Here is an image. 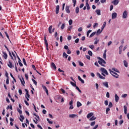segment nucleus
I'll use <instances>...</instances> for the list:
<instances>
[{
	"instance_id": "obj_1",
	"label": "nucleus",
	"mask_w": 129,
	"mask_h": 129,
	"mask_svg": "<svg viewBox=\"0 0 129 129\" xmlns=\"http://www.w3.org/2000/svg\"><path fill=\"white\" fill-rule=\"evenodd\" d=\"M109 71L110 72V74L112 75V76L114 77V78H119V75L117 74V73L113 72V71H111V69H109Z\"/></svg>"
},
{
	"instance_id": "obj_2",
	"label": "nucleus",
	"mask_w": 129,
	"mask_h": 129,
	"mask_svg": "<svg viewBox=\"0 0 129 129\" xmlns=\"http://www.w3.org/2000/svg\"><path fill=\"white\" fill-rule=\"evenodd\" d=\"M98 59L100 60L98 61L99 64H100V65H101V66H103V67H105V66H104V64H106V62L105 61V60L100 57H98Z\"/></svg>"
},
{
	"instance_id": "obj_3",
	"label": "nucleus",
	"mask_w": 129,
	"mask_h": 129,
	"mask_svg": "<svg viewBox=\"0 0 129 129\" xmlns=\"http://www.w3.org/2000/svg\"><path fill=\"white\" fill-rule=\"evenodd\" d=\"M25 91L26 92V95H25V98H26L27 101H29L30 99V94H29V91H28V89H25Z\"/></svg>"
},
{
	"instance_id": "obj_4",
	"label": "nucleus",
	"mask_w": 129,
	"mask_h": 129,
	"mask_svg": "<svg viewBox=\"0 0 129 129\" xmlns=\"http://www.w3.org/2000/svg\"><path fill=\"white\" fill-rule=\"evenodd\" d=\"M42 87L43 90H44V91H45L47 95H49V92L48 91V89H47V87L43 84H42Z\"/></svg>"
},
{
	"instance_id": "obj_5",
	"label": "nucleus",
	"mask_w": 129,
	"mask_h": 129,
	"mask_svg": "<svg viewBox=\"0 0 129 129\" xmlns=\"http://www.w3.org/2000/svg\"><path fill=\"white\" fill-rule=\"evenodd\" d=\"M101 71L102 73H104L106 75H108V72H107V71L105 69L101 68Z\"/></svg>"
},
{
	"instance_id": "obj_6",
	"label": "nucleus",
	"mask_w": 129,
	"mask_h": 129,
	"mask_svg": "<svg viewBox=\"0 0 129 129\" xmlns=\"http://www.w3.org/2000/svg\"><path fill=\"white\" fill-rule=\"evenodd\" d=\"M127 18V11L126 10L124 11L122 14V18L126 19Z\"/></svg>"
},
{
	"instance_id": "obj_7",
	"label": "nucleus",
	"mask_w": 129,
	"mask_h": 129,
	"mask_svg": "<svg viewBox=\"0 0 129 129\" xmlns=\"http://www.w3.org/2000/svg\"><path fill=\"white\" fill-rule=\"evenodd\" d=\"M20 80L23 86H25V84H26V82H25V80H24V78L22 77V78H20Z\"/></svg>"
},
{
	"instance_id": "obj_8",
	"label": "nucleus",
	"mask_w": 129,
	"mask_h": 129,
	"mask_svg": "<svg viewBox=\"0 0 129 129\" xmlns=\"http://www.w3.org/2000/svg\"><path fill=\"white\" fill-rule=\"evenodd\" d=\"M3 57L4 58L5 60H7L8 59V54L6 53V52L5 51L3 52Z\"/></svg>"
},
{
	"instance_id": "obj_9",
	"label": "nucleus",
	"mask_w": 129,
	"mask_h": 129,
	"mask_svg": "<svg viewBox=\"0 0 129 129\" xmlns=\"http://www.w3.org/2000/svg\"><path fill=\"white\" fill-rule=\"evenodd\" d=\"M73 28V26H69L67 29V33H68L69 34H70L71 33V30H72Z\"/></svg>"
},
{
	"instance_id": "obj_10",
	"label": "nucleus",
	"mask_w": 129,
	"mask_h": 129,
	"mask_svg": "<svg viewBox=\"0 0 129 129\" xmlns=\"http://www.w3.org/2000/svg\"><path fill=\"white\" fill-rule=\"evenodd\" d=\"M97 76L98 77H99V78H100V79H105V78L102 76H101V75H100V74L99 73H97Z\"/></svg>"
},
{
	"instance_id": "obj_11",
	"label": "nucleus",
	"mask_w": 129,
	"mask_h": 129,
	"mask_svg": "<svg viewBox=\"0 0 129 129\" xmlns=\"http://www.w3.org/2000/svg\"><path fill=\"white\" fill-rule=\"evenodd\" d=\"M51 67L54 70H56V69H57V67H56V65H55V63H54V62L51 63Z\"/></svg>"
},
{
	"instance_id": "obj_12",
	"label": "nucleus",
	"mask_w": 129,
	"mask_h": 129,
	"mask_svg": "<svg viewBox=\"0 0 129 129\" xmlns=\"http://www.w3.org/2000/svg\"><path fill=\"white\" fill-rule=\"evenodd\" d=\"M116 17H117V14L116 13H113L112 14V19H116Z\"/></svg>"
},
{
	"instance_id": "obj_13",
	"label": "nucleus",
	"mask_w": 129,
	"mask_h": 129,
	"mask_svg": "<svg viewBox=\"0 0 129 129\" xmlns=\"http://www.w3.org/2000/svg\"><path fill=\"white\" fill-rule=\"evenodd\" d=\"M76 116H77V115H76L75 114H72L69 115V117L70 118H75V117H76Z\"/></svg>"
},
{
	"instance_id": "obj_14",
	"label": "nucleus",
	"mask_w": 129,
	"mask_h": 129,
	"mask_svg": "<svg viewBox=\"0 0 129 129\" xmlns=\"http://www.w3.org/2000/svg\"><path fill=\"white\" fill-rule=\"evenodd\" d=\"M17 57H18V59H19L18 63H19V64L20 65V67H23V63H22V62H21V59L20 58V57L18 55H17Z\"/></svg>"
},
{
	"instance_id": "obj_15",
	"label": "nucleus",
	"mask_w": 129,
	"mask_h": 129,
	"mask_svg": "<svg viewBox=\"0 0 129 129\" xmlns=\"http://www.w3.org/2000/svg\"><path fill=\"white\" fill-rule=\"evenodd\" d=\"M59 9H60V6H59V5H57L56 6V10H55V13H56V15H57V14H59Z\"/></svg>"
},
{
	"instance_id": "obj_16",
	"label": "nucleus",
	"mask_w": 129,
	"mask_h": 129,
	"mask_svg": "<svg viewBox=\"0 0 129 129\" xmlns=\"http://www.w3.org/2000/svg\"><path fill=\"white\" fill-rule=\"evenodd\" d=\"M8 67H9V68H13V62H11V60H9V63L8 64Z\"/></svg>"
},
{
	"instance_id": "obj_17",
	"label": "nucleus",
	"mask_w": 129,
	"mask_h": 129,
	"mask_svg": "<svg viewBox=\"0 0 129 129\" xmlns=\"http://www.w3.org/2000/svg\"><path fill=\"white\" fill-rule=\"evenodd\" d=\"M66 12L68 13V14H70V10L69 9V6H67L66 7Z\"/></svg>"
},
{
	"instance_id": "obj_18",
	"label": "nucleus",
	"mask_w": 129,
	"mask_h": 129,
	"mask_svg": "<svg viewBox=\"0 0 129 129\" xmlns=\"http://www.w3.org/2000/svg\"><path fill=\"white\" fill-rule=\"evenodd\" d=\"M118 3H119L118 0H114L113 2L114 6H117V5H118Z\"/></svg>"
},
{
	"instance_id": "obj_19",
	"label": "nucleus",
	"mask_w": 129,
	"mask_h": 129,
	"mask_svg": "<svg viewBox=\"0 0 129 129\" xmlns=\"http://www.w3.org/2000/svg\"><path fill=\"white\" fill-rule=\"evenodd\" d=\"M118 100H119V97H118V96H117V94H116L115 95V101L116 102H117Z\"/></svg>"
},
{
	"instance_id": "obj_20",
	"label": "nucleus",
	"mask_w": 129,
	"mask_h": 129,
	"mask_svg": "<svg viewBox=\"0 0 129 129\" xmlns=\"http://www.w3.org/2000/svg\"><path fill=\"white\" fill-rule=\"evenodd\" d=\"M103 85H104V86H105V87H106V88H108L109 86H108V82H105L103 83Z\"/></svg>"
},
{
	"instance_id": "obj_21",
	"label": "nucleus",
	"mask_w": 129,
	"mask_h": 129,
	"mask_svg": "<svg viewBox=\"0 0 129 129\" xmlns=\"http://www.w3.org/2000/svg\"><path fill=\"white\" fill-rule=\"evenodd\" d=\"M52 28H53V26L51 25L48 28V32L49 34H52Z\"/></svg>"
},
{
	"instance_id": "obj_22",
	"label": "nucleus",
	"mask_w": 129,
	"mask_h": 129,
	"mask_svg": "<svg viewBox=\"0 0 129 129\" xmlns=\"http://www.w3.org/2000/svg\"><path fill=\"white\" fill-rule=\"evenodd\" d=\"M93 116V113L91 112L88 114L87 117V118H90V117H91V116Z\"/></svg>"
},
{
	"instance_id": "obj_23",
	"label": "nucleus",
	"mask_w": 129,
	"mask_h": 129,
	"mask_svg": "<svg viewBox=\"0 0 129 129\" xmlns=\"http://www.w3.org/2000/svg\"><path fill=\"white\" fill-rule=\"evenodd\" d=\"M124 112L125 114H126L127 112V107H126L125 105L124 106Z\"/></svg>"
},
{
	"instance_id": "obj_24",
	"label": "nucleus",
	"mask_w": 129,
	"mask_h": 129,
	"mask_svg": "<svg viewBox=\"0 0 129 129\" xmlns=\"http://www.w3.org/2000/svg\"><path fill=\"white\" fill-rule=\"evenodd\" d=\"M106 26V22H104L101 27L102 31H103V29H104V28H105Z\"/></svg>"
},
{
	"instance_id": "obj_25",
	"label": "nucleus",
	"mask_w": 129,
	"mask_h": 129,
	"mask_svg": "<svg viewBox=\"0 0 129 129\" xmlns=\"http://www.w3.org/2000/svg\"><path fill=\"white\" fill-rule=\"evenodd\" d=\"M112 70H113V71H114L115 72H117V73H120L119 71H118V70H117V69H116L115 68H112Z\"/></svg>"
},
{
	"instance_id": "obj_26",
	"label": "nucleus",
	"mask_w": 129,
	"mask_h": 129,
	"mask_svg": "<svg viewBox=\"0 0 129 129\" xmlns=\"http://www.w3.org/2000/svg\"><path fill=\"white\" fill-rule=\"evenodd\" d=\"M24 119H25V117H24V116L21 115H20V121L23 122V121H24Z\"/></svg>"
},
{
	"instance_id": "obj_27",
	"label": "nucleus",
	"mask_w": 129,
	"mask_h": 129,
	"mask_svg": "<svg viewBox=\"0 0 129 129\" xmlns=\"http://www.w3.org/2000/svg\"><path fill=\"white\" fill-rule=\"evenodd\" d=\"M44 44L45 46H48V41H47V39L46 38V36H44Z\"/></svg>"
},
{
	"instance_id": "obj_28",
	"label": "nucleus",
	"mask_w": 129,
	"mask_h": 129,
	"mask_svg": "<svg viewBox=\"0 0 129 129\" xmlns=\"http://www.w3.org/2000/svg\"><path fill=\"white\" fill-rule=\"evenodd\" d=\"M82 105V104H81V103L79 101H78L77 102V107H80V106H81Z\"/></svg>"
},
{
	"instance_id": "obj_29",
	"label": "nucleus",
	"mask_w": 129,
	"mask_h": 129,
	"mask_svg": "<svg viewBox=\"0 0 129 129\" xmlns=\"http://www.w3.org/2000/svg\"><path fill=\"white\" fill-rule=\"evenodd\" d=\"M96 13L98 16H100L101 14L100 13V10H96Z\"/></svg>"
},
{
	"instance_id": "obj_30",
	"label": "nucleus",
	"mask_w": 129,
	"mask_h": 129,
	"mask_svg": "<svg viewBox=\"0 0 129 129\" xmlns=\"http://www.w3.org/2000/svg\"><path fill=\"white\" fill-rule=\"evenodd\" d=\"M78 79L80 81H81V82H82V83L84 84V80H82V79L81 78V77H80V76H78Z\"/></svg>"
},
{
	"instance_id": "obj_31",
	"label": "nucleus",
	"mask_w": 129,
	"mask_h": 129,
	"mask_svg": "<svg viewBox=\"0 0 129 129\" xmlns=\"http://www.w3.org/2000/svg\"><path fill=\"white\" fill-rule=\"evenodd\" d=\"M86 7H87V10H90V7L89 6V4L87 2L86 3Z\"/></svg>"
},
{
	"instance_id": "obj_32",
	"label": "nucleus",
	"mask_w": 129,
	"mask_h": 129,
	"mask_svg": "<svg viewBox=\"0 0 129 129\" xmlns=\"http://www.w3.org/2000/svg\"><path fill=\"white\" fill-rule=\"evenodd\" d=\"M63 57H64L66 58H68V55L66 53V52H64L62 54Z\"/></svg>"
},
{
	"instance_id": "obj_33",
	"label": "nucleus",
	"mask_w": 129,
	"mask_h": 129,
	"mask_svg": "<svg viewBox=\"0 0 129 129\" xmlns=\"http://www.w3.org/2000/svg\"><path fill=\"white\" fill-rule=\"evenodd\" d=\"M106 49L104 50L103 53V58L104 59H106Z\"/></svg>"
},
{
	"instance_id": "obj_34",
	"label": "nucleus",
	"mask_w": 129,
	"mask_h": 129,
	"mask_svg": "<svg viewBox=\"0 0 129 129\" xmlns=\"http://www.w3.org/2000/svg\"><path fill=\"white\" fill-rule=\"evenodd\" d=\"M95 119H96V117H94V116H92V117L89 119V120L91 121L92 120H95Z\"/></svg>"
},
{
	"instance_id": "obj_35",
	"label": "nucleus",
	"mask_w": 129,
	"mask_h": 129,
	"mask_svg": "<svg viewBox=\"0 0 129 129\" xmlns=\"http://www.w3.org/2000/svg\"><path fill=\"white\" fill-rule=\"evenodd\" d=\"M96 34V32H94L91 33V34L90 35L89 38H92L93 36H94Z\"/></svg>"
},
{
	"instance_id": "obj_36",
	"label": "nucleus",
	"mask_w": 129,
	"mask_h": 129,
	"mask_svg": "<svg viewBox=\"0 0 129 129\" xmlns=\"http://www.w3.org/2000/svg\"><path fill=\"white\" fill-rule=\"evenodd\" d=\"M103 31V30H102V29H101V30H100V29H99L97 31V32H96L97 35H98V34H100V33H102Z\"/></svg>"
},
{
	"instance_id": "obj_37",
	"label": "nucleus",
	"mask_w": 129,
	"mask_h": 129,
	"mask_svg": "<svg viewBox=\"0 0 129 129\" xmlns=\"http://www.w3.org/2000/svg\"><path fill=\"white\" fill-rule=\"evenodd\" d=\"M113 105H112V103L111 102H110L108 105L109 108H111Z\"/></svg>"
},
{
	"instance_id": "obj_38",
	"label": "nucleus",
	"mask_w": 129,
	"mask_h": 129,
	"mask_svg": "<svg viewBox=\"0 0 129 129\" xmlns=\"http://www.w3.org/2000/svg\"><path fill=\"white\" fill-rule=\"evenodd\" d=\"M123 64H124V66H125V67H127V61H126V60L123 61Z\"/></svg>"
},
{
	"instance_id": "obj_39",
	"label": "nucleus",
	"mask_w": 129,
	"mask_h": 129,
	"mask_svg": "<svg viewBox=\"0 0 129 129\" xmlns=\"http://www.w3.org/2000/svg\"><path fill=\"white\" fill-rule=\"evenodd\" d=\"M79 7H77L76 8V13L79 14Z\"/></svg>"
},
{
	"instance_id": "obj_40",
	"label": "nucleus",
	"mask_w": 129,
	"mask_h": 129,
	"mask_svg": "<svg viewBox=\"0 0 129 129\" xmlns=\"http://www.w3.org/2000/svg\"><path fill=\"white\" fill-rule=\"evenodd\" d=\"M65 28V23H63L62 24V25L60 27V29H61V30H64V28Z\"/></svg>"
},
{
	"instance_id": "obj_41",
	"label": "nucleus",
	"mask_w": 129,
	"mask_h": 129,
	"mask_svg": "<svg viewBox=\"0 0 129 129\" xmlns=\"http://www.w3.org/2000/svg\"><path fill=\"white\" fill-rule=\"evenodd\" d=\"M76 90H78V91H79V92H80V93H81V92H82L81 91V90L80 89H79V87H78L77 86L76 87Z\"/></svg>"
},
{
	"instance_id": "obj_42",
	"label": "nucleus",
	"mask_w": 129,
	"mask_h": 129,
	"mask_svg": "<svg viewBox=\"0 0 129 129\" xmlns=\"http://www.w3.org/2000/svg\"><path fill=\"white\" fill-rule=\"evenodd\" d=\"M17 111H18L19 113H20V114H22L23 113L22 110L19 108H17Z\"/></svg>"
},
{
	"instance_id": "obj_43",
	"label": "nucleus",
	"mask_w": 129,
	"mask_h": 129,
	"mask_svg": "<svg viewBox=\"0 0 129 129\" xmlns=\"http://www.w3.org/2000/svg\"><path fill=\"white\" fill-rule=\"evenodd\" d=\"M73 21L72 20V19H70L69 21V24L70 26H71V25L73 24Z\"/></svg>"
},
{
	"instance_id": "obj_44",
	"label": "nucleus",
	"mask_w": 129,
	"mask_h": 129,
	"mask_svg": "<svg viewBox=\"0 0 129 129\" xmlns=\"http://www.w3.org/2000/svg\"><path fill=\"white\" fill-rule=\"evenodd\" d=\"M79 64L80 66H82V67H83L84 66V64H83V63L81 61H79Z\"/></svg>"
},
{
	"instance_id": "obj_45",
	"label": "nucleus",
	"mask_w": 129,
	"mask_h": 129,
	"mask_svg": "<svg viewBox=\"0 0 129 129\" xmlns=\"http://www.w3.org/2000/svg\"><path fill=\"white\" fill-rule=\"evenodd\" d=\"M5 34L6 36V37L8 38L9 40H10V36H9V34H8V33L7 32H5Z\"/></svg>"
},
{
	"instance_id": "obj_46",
	"label": "nucleus",
	"mask_w": 129,
	"mask_h": 129,
	"mask_svg": "<svg viewBox=\"0 0 129 129\" xmlns=\"http://www.w3.org/2000/svg\"><path fill=\"white\" fill-rule=\"evenodd\" d=\"M88 54H89L90 56H92V55H93L92 51L89 50L88 51Z\"/></svg>"
},
{
	"instance_id": "obj_47",
	"label": "nucleus",
	"mask_w": 129,
	"mask_h": 129,
	"mask_svg": "<svg viewBox=\"0 0 129 129\" xmlns=\"http://www.w3.org/2000/svg\"><path fill=\"white\" fill-rule=\"evenodd\" d=\"M32 81H33L34 84L37 86V81H36V80H34L33 79H32Z\"/></svg>"
},
{
	"instance_id": "obj_48",
	"label": "nucleus",
	"mask_w": 129,
	"mask_h": 129,
	"mask_svg": "<svg viewBox=\"0 0 129 129\" xmlns=\"http://www.w3.org/2000/svg\"><path fill=\"white\" fill-rule=\"evenodd\" d=\"M110 110V109L109 108V107L106 108V114H107V113H108V111H109Z\"/></svg>"
},
{
	"instance_id": "obj_49",
	"label": "nucleus",
	"mask_w": 129,
	"mask_h": 129,
	"mask_svg": "<svg viewBox=\"0 0 129 129\" xmlns=\"http://www.w3.org/2000/svg\"><path fill=\"white\" fill-rule=\"evenodd\" d=\"M71 84L73 86H74V87H76V84L73 83V82H71Z\"/></svg>"
},
{
	"instance_id": "obj_50",
	"label": "nucleus",
	"mask_w": 129,
	"mask_h": 129,
	"mask_svg": "<svg viewBox=\"0 0 129 129\" xmlns=\"http://www.w3.org/2000/svg\"><path fill=\"white\" fill-rule=\"evenodd\" d=\"M97 26H98V23H94L93 25L94 29H95Z\"/></svg>"
},
{
	"instance_id": "obj_51",
	"label": "nucleus",
	"mask_w": 129,
	"mask_h": 129,
	"mask_svg": "<svg viewBox=\"0 0 129 129\" xmlns=\"http://www.w3.org/2000/svg\"><path fill=\"white\" fill-rule=\"evenodd\" d=\"M23 63L27 66V62H26V59L25 58H23Z\"/></svg>"
},
{
	"instance_id": "obj_52",
	"label": "nucleus",
	"mask_w": 129,
	"mask_h": 129,
	"mask_svg": "<svg viewBox=\"0 0 129 129\" xmlns=\"http://www.w3.org/2000/svg\"><path fill=\"white\" fill-rule=\"evenodd\" d=\"M104 104L106 105V106H107V105H108V101L105 100L104 102Z\"/></svg>"
},
{
	"instance_id": "obj_53",
	"label": "nucleus",
	"mask_w": 129,
	"mask_h": 129,
	"mask_svg": "<svg viewBox=\"0 0 129 129\" xmlns=\"http://www.w3.org/2000/svg\"><path fill=\"white\" fill-rule=\"evenodd\" d=\"M48 121V123H50V124H52V123H53V121H50L49 118H47L46 119Z\"/></svg>"
},
{
	"instance_id": "obj_54",
	"label": "nucleus",
	"mask_w": 129,
	"mask_h": 129,
	"mask_svg": "<svg viewBox=\"0 0 129 129\" xmlns=\"http://www.w3.org/2000/svg\"><path fill=\"white\" fill-rule=\"evenodd\" d=\"M89 48H90V49H92V50H93L94 49V45H91L89 46Z\"/></svg>"
},
{
	"instance_id": "obj_55",
	"label": "nucleus",
	"mask_w": 129,
	"mask_h": 129,
	"mask_svg": "<svg viewBox=\"0 0 129 129\" xmlns=\"http://www.w3.org/2000/svg\"><path fill=\"white\" fill-rule=\"evenodd\" d=\"M75 42L76 44H78V43H79V38H77L75 40Z\"/></svg>"
},
{
	"instance_id": "obj_56",
	"label": "nucleus",
	"mask_w": 129,
	"mask_h": 129,
	"mask_svg": "<svg viewBox=\"0 0 129 129\" xmlns=\"http://www.w3.org/2000/svg\"><path fill=\"white\" fill-rule=\"evenodd\" d=\"M35 119H36V120H33L34 122H35V123L36 124L38 123V118H37L36 117H35Z\"/></svg>"
},
{
	"instance_id": "obj_57",
	"label": "nucleus",
	"mask_w": 129,
	"mask_h": 129,
	"mask_svg": "<svg viewBox=\"0 0 129 129\" xmlns=\"http://www.w3.org/2000/svg\"><path fill=\"white\" fill-rule=\"evenodd\" d=\"M127 96V94H124L123 95H122L121 97H123V98H125Z\"/></svg>"
},
{
	"instance_id": "obj_58",
	"label": "nucleus",
	"mask_w": 129,
	"mask_h": 129,
	"mask_svg": "<svg viewBox=\"0 0 129 129\" xmlns=\"http://www.w3.org/2000/svg\"><path fill=\"white\" fill-rule=\"evenodd\" d=\"M24 102H25V104H26L27 105V106H29V105H30V104H29L28 101H27V100H25Z\"/></svg>"
},
{
	"instance_id": "obj_59",
	"label": "nucleus",
	"mask_w": 129,
	"mask_h": 129,
	"mask_svg": "<svg viewBox=\"0 0 129 129\" xmlns=\"http://www.w3.org/2000/svg\"><path fill=\"white\" fill-rule=\"evenodd\" d=\"M5 76L7 79H9V74L8 73V72H6Z\"/></svg>"
},
{
	"instance_id": "obj_60",
	"label": "nucleus",
	"mask_w": 129,
	"mask_h": 129,
	"mask_svg": "<svg viewBox=\"0 0 129 129\" xmlns=\"http://www.w3.org/2000/svg\"><path fill=\"white\" fill-rule=\"evenodd\" d=\"M32 67L34 69V70H35V71H37V69H36V67L35 66V65L32 64Z\"/></svg>"
},
{
	"instance_id": "obj_61",
	"label": "nucleus",
	"mask_w": 129,
	"mask_h": 129,
	"mask_svg": "<svg viewBox=\"0 0 129 129\" xmlns=\"http://www.w3.org/2000/svg\"><path fill=\"white\" fill-rule=\"evenodd\" d=\"M73 3L74 4V7H75L76 6V0H73Z\"/></svg>"
},
{
	"instance_id": "obj_62",
	"label": "nucleus",
	"mask_w": 129,
	"mask_h": 129,
	"mask_svg": "<svg viewBox=\"0 0 129 129\" xmlns=\"http://www.w3.org/2000/svg\"><path fill=\"white\" fill-rule=\"evenodd\" d=\"M95 66H97V67H99V64H98V62L97 61H96L95 62Z\"/></svg>"
},
{
	"instance_id": "obj_63",
	"label": "nucleus",
	"mask_w": 129,
	"mask_h": 129,
	"mask_svg": "<svg viewBox=\"0 0 129 129\" xmlns=\"http://www.w3.org/2000/svg\"><path fill=\"white\" fill-rule=\"evenodd\" d=\"M60 91H61V92L62 93H66V91H64V89H63L62 88H61V89H60Z\"/></svg>"
},
{
	"instance_id": "obj_64",
	"label": "nucleus",
	"mask_w": 129,
	"mask_h": 129,
	"mask_svg": "<svg viewBox=\"0 0 129 129\" xmlns=\"http://www.w3.org/2000/svg\"><path fill=\"white\" fill-rule=\"evenodd\" d=\"M98 127V124L96 125L92 129H96Z\"/></svg>"
}]
</instances>
